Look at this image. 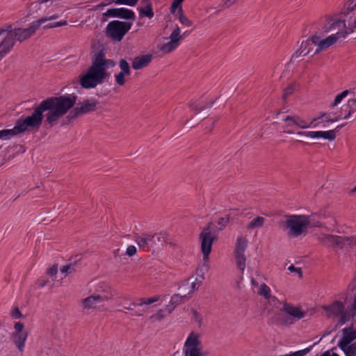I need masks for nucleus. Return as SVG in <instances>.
<instances>
[{
  "label": "nucleus",
  "instance_id": "6ab92c4d",
  "mask_svg": "<svg viewBox=\"0 0 356 356\" xmlns=\"http://www.w3.org/2000/svg\"><path fill=\"white\" fill-rule=\"evenodd\" d=\"M6 33V36L0 43V60L7 54L15 44L14 39L8 29L0 30V35Z\"/></svg>",
  "mask_w": 356,
  "mask_h": 356
},
{
  "label": "nucleus",
  "instance_id": "69168bd1",
  "mask_svg": "<svg viewBox=\"0 0 356 356\" xmlns=\"http://www.w3.org/2000/svg\"><path fill=\"white\" fill-rule=\"evenodd\" d=\"M341 119H343V116H342L341 115H339L337 117H335L334 118H332V119H326L325 122H337Z\"/></svg>",
  "mask_w": 356,
  "mask_h": 356
},
{
  "label": "nucleus",
  "instance_id": "3c124183",
  "mask_svg": "<svg viewBox=\"0 0 356 356\" xmlns=\"http://www.w3.org/2000/svg\"><path fill=\"white\" fill-rule=\"evenodd\" d=\"M58 17V15L55 14V15H51L50 17H42V18L39 19L38 20L35 21V22H40V26L44 22H46L47 21H49V20L56 19Z\"/></svg>",
  "mask_w": 356,
  "mask_h": 356
},
{
  "label": "nucleus",
  "instance_id": "09e8293b",
  "mask_svg": "<svg viewBox=\"0 0 356 356\" xmlns=\"http://www.w3.org/2000/svg\"><path fill=\"white\" fill-rule=\"evenodd\" d=\"M188 106L189 107L191 108V110L195 111L196 113H199L201 111H202L205 106H200L199 104L195 102H191L188 104Z\"/></svg>",
  "mask_w": 356,
  "mask_h": 356
},
{
  "label": "nucleus",
  "instance_id": "c85d7f7f",
  "mask_svg": "<svg viewBox=\"0 0 356 356\" xmlns=\"http://www.w3.org/2000/svg\"><path fill=\"white\" fill-rule=\"evenodd\" d=\"M323 309L325 311L330 312L334 316H339L340 314L343 313L345 307L341 302L336 300L330 305L323 306Z\"/></svg>",
  "mask_w": 356,
  "mask_h": 356
},
{
  "label": "nucleus",
  "instance_id": "72a5a7b5",
  "mask_svg": "<svg viewBox=\"0 0 356 356\" xmlns=\"http://www.w3.org/2000/svg\"><path fill=\"white\" fill-rule=\"evenodd\" d=\"M346 108H348L347 114L343 115V119H348L352 113L356 111V97L349 99L348 103L345 105Z\"/></svg>",
  "mask_w": 356,
  "mask_h": 356
},
{
  "label": "nucleus",
  "instance_id": "58836bf2",
  "mask_svg": "<svg viewBox=\"0 0 356 356\" xmlns=\"http://www.w3.org/2000/svg\"><path fill=\"white\" fill-rule=\"evenodd\" d=\"M258 293L267 300L270 296V289L266 284H262Z\"/></svg>",
  "mask_w": 356,
  "mask_h": 356
},
{
  "label": "nucleus",
  "instance_id": "4be33fe9",
  "mask_svg": "<svg viewBox=\"0 0 356 356\" xmlns=\"http://www.w3.org/2000/svg\"><path fill=\"white\" fill-rule=\"evenodd\" d=\"M282 310L289 314L293 320H300L303 318L306 315V312L301 310L300 307H296L292 304L288 303L286 302L283 303V307Z\"/></svg>",
  "mask_w": 356,
  "mask_h": 356
},
{
  "label": "nucleus",
  "instance_id": "e433bc0d",
  "mask_svg": "<svg viewBox=\"0 0 356 356\" xmlns=\"http://www.w3.org/2000/svg\"><path fill=\"white\" fill-rule=\"evenodd\" d=\"M277 321L282 325H289L293 324L294 321L290 316L279 314Z\"/></svg>",
  "mask_w": 356,
  "mask_h": 356
},
{
  "label": "nucleus",
  "instance_id": "473e14b6",
  "mask_svg": "<svg viewBox=\"0 0 356 356\" xmlns=\"http://www.w3.org/2000/svg\"><path fill=\"white\" fill-rule=\"evenodd\" d=\"M19 133L15 125L11 129H3L0 131V139L7 140L11 137L18 136Z\"/></svg>",
  "mask_w": 356,
  "mask_h": 356
},
{
  "label": "nucleus",
  "instance_id": "7ed1b4c3",
  "mask_svg": "<svg viewBox=\"0 0 356 356\" xmlns=\"http://www.w3.org/2000/svg\"><path fill=\"white\" fill-rule=\"evenodd\" d=\"M115 65V63L111 59H107L103 51H99L92 56L91 65L87 72L79 76V84L86 89L95 88L110 76L106 70Z\"/></svg>",
  "mask_w": 356,
  "mask_h": 356
},
{
  "label": "nucleus",
  "instance_id": "e2e57ef3",
  "mask_svg": "<svg viewBox=\"0 0 356 356\" xmlns=\"http://www.w3.org/2000/svg\"><path fill=\"white\" fill-rule=\"evenodd\" d=\"M267 300L269 301L270 303L274 305H276V303H281L275 296L271 295L270 296V298H268Z\"/></svg>",
  "mask_w": 356,
  "mask_h": 356
},
{
  "label": "nucleus",
  "instance_id": "37998d69",
  "mask_svg": "<svg viewBox=\"0 0 356 356\" xmlns=\"http://www.w3.org/2000/svg\"><path fill=\"white\" fill-rule=\"evenodd\" d=\"M165 318V315L163 314V310L160 309L156 314L152 315L149 317V319L152 321H161Z\"/></svg>",
  "mask_w": 356,
  "mask_h": 356
},
{
  "label": "nucleus",
  "instance_id": "c03bdc74",
  "mask_svg": "<svg viewBox=\"0 0 356 356\" xmlns=\"http://www.w3.org/2000/svg\"><path fill=\"white\" fill-rule=\"evenodd\" d=\"M229 221V216H227L223 217V218H220L218 220V221H217V223L219 225V227L218 228V230L223 229L227 226V225L228 224Z\"/></svg>",
  "mask_w": 356,
  "mask_h": 356
},
{
  "label": "nucleus",
  "instance_id": "b1692460",
  "mask_svg": "<svg viewBox=\"0 0 356 356\" xmlns=\"http://www.w3.org/2000/svg\"><path fill=\"white\" fill-rule=\"evenodd\" d=\"M343 337L338 343V346L341 349H343L347 345L350 344L356 338V331L352 327L343 328Z\"/></svg>",
  "mask_w": 356,
  "mask_h": 356
},
{
  "label": "nucleus",
  "instance_id": "052dcab7",
  "mask_svg": "<svg viewBox=\"0 0 356 356\" xmlns=\"http://www.w3.org/2000/svg\"><path fill=\"white\" fill-rule=\"evenodd\" d=\"M349 93H353L354 95V96H355V93H356V91H355V89H353V90H343L342 92H341L339 94V95L343 99L345 98Z\"/></svg>",
  "mask_w": 356,
  "mask_h": 356
},
{
  "label": "nucleus",
  "instance_id": "0e129e2a",
  "mask_svg": "<svg viewBox=\"0 0 356 356\" xmlns=\"http://www.w3.org/2000/svg\"><path fill=\"white\" fill-rule=\"evenodd\" d=\"M343 99V98L339 95H337L334 100V102L332 104V107L334 108L335 107L337 104H339L341 100Z\"/></svg>",
  "mask_w": 356,
  "mask_h": 356
},
{
  "label": "nucleus",
  "instance_id": "20e7f679",
  "mask_svg": "<svg viewBox=\"0 0 356 356\" xmlns=\"http://www.w3.org/2000/svg\"><path fill=\"white\" fill-rule=\"evenodd\" d=\"M286 220L279 222L280 227L287 231L289 237H298L306 233L308 225L310 223L309 218L305 215L286 216Z\"/></svg>",
  "mask_w": 356,
  "mask_h": 356
},
{
  "label": "nucleus",
  "instance_id": "6e6552de",
  "mask_svg": "<svg viewBox=\"0 0 356 356\" xmlns=\"http://www.w3.org/2000/svg\"><path fill=\"white\" fill-rule=\"evenodd\" d=\"M131 22L114 20L107 24L106 34L113 40L120 42L131 29Z\"/></svg>",
  "mask_w": 356,
  "mask_h": 356
},
{
  "label": "nucleus",
  "instance_id": "680f3d73",
  "mask_svg": "<svg viewBox=\"0 0 356 356\" xmlns=\"http://www.w3.org/2000/svg\"><path fill=\"white\" fill-rule=\"evenodd\" d=\"M57 271H58L57 267L54 266L47 270V274L51 276H54L56 275Z\"/></svg>",
  "mask_w": 356,
  "mask_h": 356
},
{
  "label": "nucleus",
  "instance_id": "c756f323",
  "mask_svg": "<svg viewBox=\"0 0 356 356\" xmlns=\"http://www.w3.org/2000/svg\"><path fill=\"white\" fill-rule=\"evenodd\" d=\"M100 302L102 301L97 296L92 295L81 300V306L84 309H90L95 308L97 305Z\"/></svg>",
  "mask_w": 356,
  "mask_h": 356
},
{
  "label": "nucleus",
  "instance_id": "aec40b11",
  "mask_svg": "<svg viewBox=\"0 0 356 356\" xmlns=\"http://www.w3.org/2000/svg\"><path fill=\"white\" fill-rule=\"evenodd\" d=\"M96 291L99 298L102 302L112 299L115 296V291L111 286L105 282H100L96 286Z\"/></svg>",
  "mask_w": 356,
  "mask_h": 356
},
{
  "label": "nucleus",
  "instance_id": "f257e3e1",
  "mask_svg": "<svg viewBox=\"0 0 356 356\" xmlns=\"http://www.w3.org/2000/svg\"><path fill=\"white\" fill-rule=\"evenodd\" d=\"M77 96L74 94L51 97L42 101L30 115H22L15 122V127L19 135L24 133L38 132L41 127L43 120L53 127L57 124L60 118L67 113L68 111L76 104Z\"/></svg>",
  "mask_w": 356,
  "mask_h": 356
},
{
  "label": "nucleus",
  "instance_id": "a878e982",
  "mask_svg": "<svg viewBox=\"0 0 356 356\" xmlns=\"http://www.w3.org/2000/svg\"><path fill=\"white\" fill-rule=\"evenodd\" d=\"M152 54H145L136 56L133 59L132 67L134 70H140L147 67L152 61Z\"/></svg>",
  "mask_w": 356,
  "mask_h": 356
},
{
  "label": "nucleus",
  "instance_id": "774afa93",
  "mask_svg": "<svg viewBox=\"0 0 356 356\" xmlns=\"http://www.w3.org/2000/svg\"><path fill=\"white\" fill-rule=\"evenodd\" d=\"M321 356H339L337 353H330L329 351H326L322 354Z\"/></svg>",
  "mask_w": 356,
  "mask_h": 356
},
{
  "label": "nucleus",
  "instance_id": "13d9d810",
  "mask_svg": "<svg viewBox=\"0 0 356 356\" xmlns=\"http://www.w3.org/2000/svg\"><path fill=\"white\" fill-rule=\"evenodd\" d=\"M238 0H225L222 4V8H228L234 5Z\"/></svg>",
  "mask_w": 356,
  "mask_h": 356
},
{
  "label": "nucleus",
  "instance_id": "9d476101",
  "mask_svg": "<svg viewBox=\"0 0 356 356\" xmlns=\"http://www.w3.org/2000/svg\"><path fill=\"white\" fill-rule=\"evenodd\" d=\"M183 352L184 356H204L197 334L191 332L188 335L184 343Z\"/></svg>",
  "mask_w": 356,
  "mask_h": 356
},
{
  "label": "nucleus",
  "instance_id": "1a4fd4ad",
  "mask_svg": "<svg viewBox=\"0 0 356 356\" xmlns=\"http://www.w3.org/2000/svg\"><path fill=\"white\" fill-rule=\"evenodd\" d=\"M320 243L327 246H336L342 249L346 245H356V236H341L337 235L321 234L318 237Z\"/></svg>",
  "mask_w": 356,
  "mask_h": 356
},
{
  "label": "nucleus",
  "instance_id": "338daca9",
  "mask_svg": "<svg viewBox=\"0 0 356 356\" xmlns=\"http://www.w3.org/2000/svg\"><path fill=\"white\" fill-rule=\"evenodd\" d=\"M175 307H174V305H171L170 303L165 307V309L168 311V314H170L175 309Z\"/></svg>",
  "mask_w": 356,
  "mask_h": 356
},
{
  "label": "nucleus",
  "instance_id": "dca6fc26",
  "mask_svg": "<svg viewBox=\"0 0 356 356\" xmlns=\"http://www.w3.org/2000/svg\"><path fill=\"white\" fill-rule=\"evenodd\" d=\"M340 19L350 22L354 19V25L356 29V0H348L343 6L340 13Z\"/></svg>",
  "mask_w": 356,
  "mask_h": 356
},
{
  "label": "nucleus",
  "instance_id": "f3484780",
  "mask_svg": "<svg viewBox=\"0 0 356 356\" xmlns=\"http://www.w3.org/2000/svg\"><path fill=\"white\" fill-rule=\"evenodd\" d=\"M103 15L109 17H118L131 20H134L136 18L134 12L125 8L108 9L106 13H103Z\"/></svg>",
  "mask_w": 356,
  "mask_h": 356
},
{
  "label": "nucleus",
  "instance_id": "412c9836",
  "mask_svg": "<svg viewBox=\"0 0 356 356\" xmlns=\"http://www.w3.org/2000/svg\"><path fill=\"white\" fill-rule=\"evenodd\" d=\"M348 31L346 30V24L345 23V20L343 19H332L329 22H327L324 27L323 28V32L325 34H327L330 32L336 33Z\"/></svg>",
  "mask_w": 356,
  "mask_h": 356
},
{
  "label": "nucleus",
  "instance_id": "864d4df0",
  "mask_svg": "<svg viewBox=\"0 0 356 356\" xmlns=\"http://www.w3.org/2000/svg\"><path fill=\"white\" fill-rule=\"evenodd\" d=\"M10 315L15 319L20 318L22 316L21 312L17 307H15L12 310Z\"/></svg>",
  "mask_w": 356,
  "mask_h": 356
},
{
  "label": "nucleus",
  "instance_id": "2eb2a0df",
  "mask_svg": "<svg viewBox=\"0 0 356 356\" xmlns=\"http://www.w3.org/2000/svg\"><path fill=\"white\" fill-rule=\"evenodd\" d=\"M135 241L140 248L149 250V248L156 245L157 243L161 242V234L145 233L141 235H136L135 236Z\"/></svg>",
  "mask_w": 356,
  "mask_h": 356
},
{
  "label": "nucleus",
  "instance_id": "f704fd0d",
  "mask_svg": "<svg viewBox=\"0 0 356 356\" xmlns=\"http://www.w3.org/2000/svg\"><path fill=\"white\" fill-rule=\"evenodd\" d=\"M186 299V295L181 296L179 294H175L171 297L170 303L171 305H174V307H176L177 305L184 302Z\"/></svg>",
  "mask_w": 356,
  "mask_h": 356
},
{
  "label": "nucleus",
  "instance_id": "c9c22d12",
  "mask_svg": "<svg viewBox=\"0 0 356 356\" xmlns=\"http://www.w3.org/2000/svg\"><path fill=\"white\" fill-rule=\"evenodd\" d=\"M159 299V296H154L148 298H141L138 300L137 306L148 305L156 302Z\"/></svg>",
  "mask_w": 356,
  "mask_h": 356
},
{
  "label": "nucleus",
  "instance_id": "bf43d9fd",
  "mask_svg": "<svg viewBox=\"0 0 356 356\" xmlns=\"http://www.w3.org/2000/svg\"><path fill=\"white\" fill-rule=\"evenodd\" d=\"M180 4H181V2L179 1H177V0H174L172 5H171V8H170V12L172 13H174L176 10V9L178 8V7H181L180 6Z\"/></svg>",
  "mask_w": 356,
  "mask_h": 356
},
{
  "label": "nucleus",
  "instance_id": "a18cd8bd",
  "mask_svg": "<svg viewBox=\"0 0 356 356\" xmlns=\"http://www.w3.org/2000/svg\"><path fill=\"white\" fill-rule=\"evenodd\" d=\"M126 75H127L126 74H124L122 72H120L118 74L115 75V81L119 86H122L124 85V83H125L124 76Z\"/></svg>",
  "mask_w": 356,
  "mask_h": 356
},
{
  "label": "nucleus",
  "instance_id": "0eeeda50",
  "mask_svg": "<svg viewBox=\"0 0 356 356\" xmlns=\"http://www.w3.org/2000/svg\"><path fill=\"white\" fill-rule=\"evenodd\" d=\"M97 104L98 102L93 99L79 102L76 104V106L74 105L68 111L70 112L66 118L69 122L73 121L83 115L95 111Z\"/></svg>",
  "mask_w": 356,
  "mask_h": 356
},
{
  "label": "nucleus",
  "instance_id": "cd10ccee",
  "mask_svg": "<svg viewBox=\"0 0 356 356\" xmlns=\"http://www.w3.org/2000/svg\"><path fill=\"white\" fill-rule=\"evenodd\" d=\"M116 305L122 307L119 311L127 312V311L133 310L134 307L137 306V302L131 301L130 298L128 296L123 297L116 301Z\"/></svg>",
  "mask_w": 356,
  "mask_h": 356
},
{
  "label": "nucleus",
  "instance_id": "7c9ffc66",
  "mask_svg": "<svg viewBox=\"0 0 356 356\" xmlns=\"http://www.w3.org/2000/svg\"><path fill=\"white\" fill-rule=\"evenodd\" d=\"M142 3L145 4V6L138 8L140 16L147 17L149 19H152L154 17L152 3L148 0H143L142 1Z\"/></svg>",
  "mask_w": 356,
  "mask_h": 356
},
{
  "label": "nucleus",
  "instance_id": "a211bd4d",
  "mask_svg": "<svg viewBox=\"0 0 356 356\" xmlns=\"http://www.w3.org/2000/svg\"><path fill=\"white\" fill-rule=\"evenodd\" d=\"M181 38L182 36H180V29L177 26L170 35V41L161 45L160 50L166 54L172 51L178 47Z\"/></svg>",
  "mask_w": 356,
  "mask_h": 356
},
{
  "label": "nucleus",
  "instance_id": "393cba45",
  "mask_svg": "<svg viewBox=\"0 0 356 356\" xmlns=\"http://www.w3.org/2000/svg\"><path fill=\"white\" fill-rule=\"evenodd\" d=\"M28 337V332L11 333L10 339L15 347L20 353L24 350L25 343Z\"/></svg>",
  "mask_w": 356,
  "mask_h": 356
},
{
  "label": "nucleus",
  "instance_id": "5fc2aeb1",
  "mask_svg": "<svg viewBox=\"0 0 356 356\" xmlns=\"http://www.w3.org/2000/svg\"><path fill=\"white\" fill-rule=\"evenodd\" d=\"M74 270V266H72V264H69V265H66V266H63L61 268H60V271L63 273H72V271Z\"/></svg>",
  "mask_w": 356,
  "mask_h": 356
},
{
  "label": "nucleus",
  "instance_id": "2f4dec72",
  "mask_svg": "<svg viewBox=\"0 0 356 356\" xmlns=\"http://www.w3.org/2000/svg\"><path fill=\"white\" fill-rule=\"evenodd\" d=\"M266 219L261 216H257L252 219L247 225L248 230H252L254 229H259L264 226Z\"/></svg>",
  "mask_w": 356,
  "mask_h": 356
},
{
  "label": "nucleus",
  "instance_id": "4468645a",
  "mask_svg": "<svg viewBox=\"0 0 356 356\" xmlns=\"http://www.w3.org/2000/svg\"><path fill=\"white\" fill-rule=\"evenodd\" d=\"M212 222H209L200 234L201 250L204 255V259L207 260L211 250V246L214 237L211 235V229Z\"/></svg>",
  "mask_w": 356,
  "mask_h": 356
},
{
  "label": "nucleus",
  "instance_id": "bb28decb",
  "mask_svg": "<svg viewBox=\"0 0 356 356\" xmlns=\"http://www.w3.org/2000/svg\"><path fill=\"white\" fill-rule=\"evenodd\" d=\"M312 45H314L312 42V37L310 39H307L301 43L300 48L296 51L293 56H305L308 55L312 51Z\"/></svg>",
  "mask_w": 356,
  "mask_h": 356
},
{
  "label": "nucleus",
  "instance_id": "8fccbe9b",
  "mask_svg": "<svg viewBox=\"0 0 356 356\" xmlns=\"http://www.w3.org/2000/svg\"><path fill=\"white\" fill-rule=\"evenodd\" d=\"M340 318L339 320V323L340 325H343L349 320V315L345 311V309L343 310V313L339 314Z\"/></svg>",
  "mask_w": 356,
  "mask_h": 356
},
{
  "label": "nucleus",
  "instance_id": "9b49d317",
  "mask_svg": "<svg viewBox=\"0 0 356 356\" xmlns=\"http://www.w3.org/2000/svg\"><path fill=\"white\" fill-rule=\"evenodd\" d=\"M40 27V22H33L31 25L26 28H17V29H12V26L10 25L8 27V31L12 35L14 41H19L22 42L26 39L29 38L32 35H33L35 31Z\"/></svg>",
  "mask_w": 356,
  "mask_h": 356
},
{
  "label": "nucleus",
  "instance_id": "4c0bfd02",
  "mask_svg": "<svg viewBox=\"0 0 356 356\" xmlns=\"http://www.w3.org/2000/svg\"><path fill=\"white\" fill-rule=\"evenodd\" d=\"M119 66L121 70L120 72L129 75L131 73L130 67L127 61L124 59H121L119 63Z\"/></svg>",
  "mask_w": 356,
  "mask_h": 356
},
{
  "label": "nucleus",
  "instance_id": "423d86ee",
  "mask_svg": "<svg viewBox=\"0 0 356 356\" xmlns=\"http://www.w3.org/2000/svg\"><path fill=\"white\" fill-rule=\"evenodd\" d=\"M352 31L353 29H350V31H337L336 33H332L330 35L324 39L316 35H313L312 42L317 47L314 51V54H318L321 51L326 50L330 47L337 43L339 40L345 38L349 34V33Z\"/></svg>",
  "mask_w": 356,
  "mask_h": 356
},
{
  "label": "nucleus",
  "instance_id": "a19ab883",
  "mask_svg": "<svg viewBox=\"0 0 356 356\" xmlns=\"http://www.w3.org/2000/svg\"><path fill=\"white\" fill-rule=\"evenodd\" d=\"M341 349L346 356H356V345H347Z\"/></svg>",
  "mask_w": 356,
  "mask_h": 356
},
{
  "label": "nucleus",
  "instance_id": "ea45409f",
  "mask_svg": "<svg viewBox=\"0 0 356 356\" xmlns=\"http://www.w3.org/2000/svg\"><path fill=\"white\" fill-rule=\"evenodd\" d=\"M179 19L180 22L181 23V24H183L186 26H190L192 25V22L186 16H185L183 14V10H182L181 7H180V8L179 9Z\"/></svg>",
  "mask_w": 356,
  "mask_h": 356
},
{
  "label": "nucleus",
  "instance_id": "5701e85b",
  "mask_svg": "<svg viewBox=\"0 0 356 356\" xmlns=\"http://www.w3.org/2000/svg\"><path fill=\"white\" fill-rule=\"evenodd\" d=\"M298 135L305 136L307 137H310L312 138H323L324 139H327L329 140H334L336 138V134L332 130L330 131H298L297 132Z\"/></svg>",
  "mask_w": 356,
  "mask_h": 356
},
{
  "label": "nucleus",
  "instance_id": "79ce46f5",
  "mask_svg": "<svg viewBox=\"0 0 356 356\" xmlns=\"http://www.w3.org/2000/svg\"><path fill=\"white\" fill-rule=\"evenodd\" d=\"M295 90V86L289 85L284 90L282 95V99L286 101L287 98L291 95Z\"/></svg>",
  "mask_w": 356,
  "mask_h": 356
},
{
  "label": "nucleus",
  "instance_id": "603ef678",
  "mask_svg": "<svg viewBox=\"0 0 356 356\" xmlns=\"http://www.w3.org/2000/svg\"><path fill=\"white\" fill-rule=\"evenodd\" d=\"M24 324L21 322H16L14 325L15 331L12 333H20V332H27L26 331L23 330H24Z\"/></svg>",
  "mask_w": 356,
  "mask_h": 356
},
{
  "label": "nucleus",
  "instance_id": "f03ea898",
  "mask_svg": "<svg viewBox=\"0 0 356 356\" xmlns=\"http://www.w3.org/2000/svg\"><path fill=\"white\" fill-rule=\"evenodd\" d=\"M77 96L74 94L51 97L42 101L30 115H22L15 122V127L19 135L24 133L38 132L41 127L43 120L53 127L57 124L60 118L67 113L68 111L76 104Z\"/></svg>",
  "mask_w": 356,
  "mask_h": 356
},
{
  "label": "nucleus",
  "instance_id": "ddd939ff",
  "mask_svg": "<svg viewBox=\"0 0 356 356\" xmlns=\"http://www.w3.org/2000/svg\"><path fill=\"white\" fill-rule=\"evenodd\" d=\"M283 121L286 122L285 126L284 132L287 134H293L295 130L293 129L294 127L300 129H306L310 127L316 121V119H313L310 122L302 120L298 115L286 116L283 118Z\"/></svg>",
  "mask_w": 356,
  "mask_h": 356
},
{
  "label": "nucleus",
  "instance_id": "39448f33",
  "mask_svg": "<svg viewBox=\"0 0 356 356\" xmlns=\"http://www.w3.org/2000/svg\"><path fill=\"white\" fill-rule=\"evenodd\" d=\"M352 31L353 29H350V31H337L336 33H332L330 35L324 39L316 35H313L312 42L317 47L314 51V54H318L321 51L326 50L330 47L337 43L339 40L345 38L349 34V33Z\"/></svg>",
  "mask_w": 356,
  "mask_h": 356
},
{
  "label": "nucleus",
  "instance_id": "49530a36",
  "mask_svg": "<svg viewBox=\"0 0 356 356\" xmlns=\"http://www.w3.org/2000/svg\"><path fill=\"white\" fill-rule=\"evenodd\" d=\"M67 24V21L64 20V21H60V22H58L52 23V24H46V25H44L43 26V28L44 29H51V28L65 26Z\"/></svg>",
  "mask_w": 356,
  "mask_h": 356
},
{
  "label": "nucleus",
  "instance_id": "f8f14e48",
  "mask_svg": "<svg viewBox=\"0 0 356 356\" xmlns=\"http://www.w3.org/2000/svg\"><path fill=\"white\" fill-rule=\"evenodd\" d=\"M248 246V241L242 236L237 238L236 244L234 248V259L237 268L243 273L245 268L246 258L244 254Z\"/></svg>",
  "mask_w": 356,
  "mask_h": 356
},
{
  "label": "nucleus",
  "instance_id": "4d7b16f0",
  "mask_svg": "<svg viewBox=\"0 0 356 356\" xmlns=\"http://www.w3.org/2000/svg\"><path fill=\"white\" fill-rule=\"evenodd\" d=\"M288 270L292 273H297L299 275L300 277L302 276V272L300 268H296L293 265H291L290 266H289Z\"/></svg>",
  "mask_w": 356,
  "mask_h": 356
},
{
  "label": "nucleus",
  "instance_id": "de8ad7c7",
  "mask_svg": "<svg viewBox=\"0 0 356 356\" xmlns=\"http://www.w3.org/2000/svg\"><path fill=\"white\" fill-rule=\"evenodd\" d=\"M138 1L139 0H115L114 3L116 4H124L129 6H134Z\"/></svg>",
  "mask_w": 356,
  "mask_h": 356
},
{
  "label": "nucleus",
  "instance_id": "6e6d98bb",
  "mask_svg": "<svg viewBox=\"0 0 356 356\" xmlns=\"http://www.w3.org/2000/svg\"><path fill=\"white\" fill-rule=\"evenodd\" d=\"M136 253V248L134 245H129L127 248L126 254L129 256H134Z\"/></svg>",
  "mask_w": 356,
  "mask_h": 356
}]
</instances>
